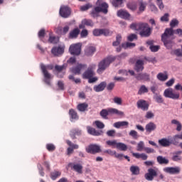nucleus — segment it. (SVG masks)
Here are the masks:
<instances>
[{
    "mask_svg": "<svg viewBox=\"0 0 182 182\" xmlns=\"http://www.w3.org/2000/svg\"><path fill=\"white\" fill-rule=\"evenodd\" d=\"M178 23L177 18L172 19L170 22L171 28H166L164 33L161 35V41L164 46L168 49L173 48V36H174V30L173 28L178 26Z\"/></svg>",
    "mask_w": 182,
    "mask_h": 182,
    "instance_id": "f257e3e1",
    "label": "nucleus"
},
{
    "mask_svg": "<svg viewBox=\"0 0 182 182\" xmlns=\"http://www.w3.org/2000/svg\"><path fill=\"white\" fill-rule=\"evenodd\" d=\"M130 28L134 31H141L139 35L142 38H149L151 35V28L149 26V23H132L130 25Z\"/></svg>",
    "mask_w": 182,
    "mask_h": 182,
    "instance_id": "f03ea898",
    "label": "nucleus"
},
{
    "mask_svg": "<svg viewBox=\"0 0 182 182\" xmlns=\"http://www.w3.org/2000/svg\"><path fill=\"white\" fill-rule=\"evenodd\" d=\"M96 5L97 6H95L90 12V15L92 18H98L100 12L105 14V15L107 14V12H109V4H107V3L102 2L100 4V0H97Z\"/></svg>",
    "mask_w": 182,
    "mask_h": 182,
    "instance_id": "7ed1b4c3",
    "label": "nucleus"
},
{
    "mask_svg": "<svg viewBox=\"0 0 182 182\" xmlns=\"http://www.w3.org/2000/svg\"><path fill=\"white\" fill-rule=\"evenodd\" d=\"M116 58L114 56H108L103 60H102L99 63H98V68L97 70V73L99 75H102L109 66H110V63H113L116 60Z\"/></svg>",
    "mask_w": 182,
    "mask_h": 182,
    "instance_id": "20e7f679",
    "label": "nucleus"
},
{
    "mask_svg": "<svg viewBox=\"0 0 182 182\" xmlns=\"http://www.w3.org/2000/svg\"><path fill=\"white\" fill-rule=\"evenodd\" d=\"M100 114L101 117H102V119L107 120V119H109L107 116L110 114H117V116H123L124 113L122 111H119V109L116 108H107L102 109L100 112Z\"/></svg>",
    "mask_w": 182,
    "mask_h": 182,
    "instance_id": "39448f33",
    "label": "nucleus"
},
{
    "mask_svg": "<svg viewBox=\"0 0 182 182\" xmlns=\"http://www.w3.org/2000/svg\"><path fill=\"white\" fill-rule=\"evenodd\" d=\"M41 69L45 77V83L47 85H50V80H49V79L52 77V75L50 73H49V72H48V70H52V69H53V65H45L44 64H41Z\"/></svg>",
    "mask_w": 182,
    "mask_h": 182,
    "instance_id": "423d86ee",
    "label": "nucleus"
},
{
    "mask_svg": "<svg viewBox=\"0 0 182 182\" xmlns=\"http://www.w3.org/2000/svg\"><path fill=\"white\" fill-rule=\"evenodd\" d=\"M164 96L168 99H173V100H178V99H180V93L176 92L173 88L166 89L164 92Z\"/></svg>",
    "mask_w": 182,
    "mask_h": 182,
    "instance_id": "0eeeda50",
    "label": "nucleus"
},
{
    "mask_svg": "<svg viewBox=\"0 0 182 182\" xmlns=\"http://www.w3.org/2000/svg\"><path fill=\"white\" fill-rule=\"evenodd\" d=\"M157 176H159V168H150L148 169V172L145 173L144 177L147 181H153Z\"/></svg>",
    "mask_w": 182,
    "mask_h": 182,
    "instance_id": "6e6552de",
    "label": "nucleus"
},
{
    "mask_svg": "<svg viewBox=\"0 0 182 182\" xmlns=\"http://www.w3.org/2000/svg\"><path fill=\"white\" fill-rule=\"evenodd\" d=\"M95 69H96L95 64H91L89 65L87 69L82 74V79H90V77H93L96 73H95Z\"/></svg>",
    "mask_w": 182,
    "mask_h": 182,
    "instance_id": "1a4fd4ad",
    "label": "nucleus"
},
{
    "mask_svg": "<svg viewBox=\"0 0 182 182\" xmlns=\"http://www.w3.org/2000/svg\"><path fill=\"white\" fill-rule=\"evenodd\" d=\"M110 30L107 28H95L92 31V35L94 36H110L112 35Z\"/></svg>",
    "mask_w": 182,
    "mask_h": 182,
    "instance_id": "9d476101",
    "label": "nucleus"
},
{
    "mask_svg": "<svg viewBox=\"0 0 182 182\" xmlns=\"http://www.w3.org/2000/svg\"><path fill=\"white\" fill-rule=\"evenodd\" d=\"M81 50L82 44L80 43L71 45L69 48V51L71 55H75L76 56H79V55H80Z\"/></svg>",
    "mask_w": 182,
    "mask_h": 182,
    "instance_id": "9b49d317",
    "label": "nucleus"
},
{
    "mask_svg": "<svg viewBox=\"0 0 182 182\" xmlns=\"http://www.w3.org/2000/svg\"><path fill=\"white\" fill-rule=\"evenodd\" d=\"M87 153H90V154H96L97 153H101L102 149H100V146L97 144H90L85 149Z\"/></svg>",
    "mask_w": 182,
    "mask_h": 182,
    "instance_id": "f8f14e48",
    "label": "nucleus"
},
{
    "mask_svg": "<svg viewBox=\"0 0 182 182\" xmlns=\"http://www.w3.org/2000/svg\"><path fill=\"white\" fill-rule=\"evenodd\" d=\"M59 14L62 18H69V16L72 14V10L68 6H63L60 9Z\"/></svg>",
    "mask_w": 182,
    "mask_h": 182,
    "instance_id": "ddd939ff",
    "label": "nucleus"
},
{
    "mask_svg": "<svg viewBox=\"0 0 182 182\" xmlns=\"http://www.w3.org/2000/svg\"><path fill=\"white\" fill-rule=\"evenodd\" d=\"M68 167H70L71 170L78 173V174H82V173H83V166L80 164L69 163Z\"/></svg>",
    "mask_w": 182,
    "mask_h": 182,
    "instance_id": "4468645a",
    "label": "nucleus"
},
{
    "mask_svg": "<svg viewBox=\"0 0 182 182\" xmlns=\"http://www.w3.org/2000/svg\"><path fill=\"white\" fill-rule=\"evenodd\" d=\"M136 106L139 109H141V110H143L144 112H147L149 110V102L144 100H139L136 102Z\"/></svg>",
    "mask_w": 182,
    "mask_h": 182,
    "instance_id": "2eb2a0df",
    "label": "nucleus"
},
{
    "mask_svg": "<svg viewBox=\"0 0 182 182\" xmlns=\"http://www.w3.org/2000/svg\"><path fill=\"white\" fill-rule=\"evenodd\" d=\"M86 68H87L86 64H78L76 67L71 68V72L74 73V75H80V72L86 69Z\"/></svg>",
    "mask_w": 182,
    "mask_h": 182,
    "instance_id": "dca6fc26",
    "label": "nucleus"
},
{
    "mask_svg": "<svg viewBox=\"0 0 182 182\" xmlns=\"http://www.w3.org/2000/svg\"><path fill=\"white\" fill-rule=\"evenodd\" d=\"M66 143L70 146L67 149V156H70L73 153V150H77L79 149V145L72 143L70 140H67Z\"/></svg>",
    "mask_w": 182,
    "mask_h": 182,
    "instance_id": "f3484780",
    "label": "nucleus"
},
{
    "mask_svg": "<svg viewBox=\"0 0 182 182\" xmlns=\"http://www.w3.org/2000/svg\"><path fill=\"white\" fill-rule=\"evenodd\" d=\"M164 171L165 173H168V174H179L181 169L180 167H166L164 168Z\"/></svg>",
    "mask_w": 182,
    "mask_h": 182,
    "instance_id": "a211bd4d",
    "label": "nucleus"
},
{
    "mask_svg": "<svg viewBox=\"0 0 182 182\" xmlns=\"http://www.w3.org/2000/svg\"><path fill=\"white\" fill-rule=\"evenodd\" d=\"M117 16L119 18H122V19H127V21H129L131 18V15L127 12V11L120 9L117 13Z\"/></svg>",
    "mask_w": 182,
    "mask_h": 182,
    "instance_id": "6ab92c4d",
    "label": "nucleus"
},
{
    "mask_svg": "<svg viewBox=\"0 0 182 182\" xmlns=\"http://www.w3.org/2000/svg\"><path fill=\"white\" fill-rule=\"evenodd\" d=\"M87 133L89 134H91V136H102L103 134V131L96 130V129L90 126L87 127Z\"/></svg>",
    "mask_w": 182,
    "mask_h": 182,
    "instance_id": "aec40b11",
    "label": "nucleus"
},
{
    "mask_svg": "<svg viewBox=\"0 0 182 182\" xmlns=\"http://www.w3.org/2000/svg\"><path fill=\"white\" fill-rule=\"evenodd\" d=\"M63 52H65V48L61 46L53 47L51 50V53H53L54 56H59V55H62Z\"/></svg>",
    "mask_w": 182,
    "mask_h": 182,
    "instance_id": "412c9836",
    "label": "nucleus"
},
{
    "mask_svg": "<svg viewBox=\"0 0 182 182\" xmlns=\"http://www.w3.org/2000/svg\"><path fill=\"white\" fill-rule=\"evenodd\" d=\"M144 69V62L142 60H138L136 62L134 70L139 73V72H143Z\"/></svg>",
    "mask_w": 182,
    "mask_h": 182,
    "instance_id": "4be33fe9",
    "label": "nucleus"
},
{
    "mask_svg": "<svg viewBox=\"0 0 182 182\" xmlns=\"http://www.w3.org/2000/svg\"><path fill=\"white\" fill-rule=\"evenodd\" d=\"M156 129H157V125H156L154 122H149L145 127L146 133H151V132H154Z\"/></svg>",
    "mask_w": 182,
    "mask_h": 182,
    "instance_id": "5701e85b",
    "label": "nucleus"
},
{
    "mask_svg": "<svg viewBox=\"0 0 182 182\" xmlns=\"http://www.w3.org/2000/svg\"><path fill=\"white\" fill-rule=\"evenodd\" d=\"M79 33H80V30L79 28H74L69 33V39H76L79 36Z\"/></svg>",
    "mask_w": 182,
    "mask_h": 182,
    "instance_id": "b1692460",
    "label": "nucleus"
},
{
    "mask_svg": "<svg viewBox=\"0 0 182 182\" xmlns=\"http://www.w3.org/2000/svg\"><path fill=\"white\" fill-rule=\"evenodd\" d=\"M159 143L160 146H161L162 147H168V146H170V144H173V142H171V139H170V140H168L166 138L159 139Z\"/></svg>",
    "mask_w": 182,
    "mask_h": 182,
    "instance_id": "393cba45",
    "label": "nucleus"
},
{
    "mask_svg": "<svg viewBox=\"0 0 182 182\" xmlns=\"http://www.w3.org/2000/svg\"><path fill=\"white\" fill-rule=\"evenodd\" d=\"M106 82H102L100 84L95 85L93 90L97 92H103V90L106 89Z\"/></svg>",
    "mask_w": 182,
    "mask_h": 182,
    "instance_id": "a878e982",
    "label": "nucleus"
},
{
    "mask_svg": "<svg viewBox=\"0 0 182 182\" xmlns=\"http://www.w3.org/2000/svg\"><path fill=\"white\" fill-rule=\"evenodd\" d=\"M69 116L70 122H73V120H79V115L77 114V112L73 109H70L69 110Z\"/></svg>",
    "mask_w": 182,
    "mask_h": 182,
    "instance_id": "bb28decb",
    "label": "nucleus"
},
{
    "mask_svg": "<svg viewBox=\"0 0 182 182\" xmlns=\"http://www.w3.org/2000/svg\"><path fill=\"white\" fill-rule=\"evenodd\" d=\"M95 52H96V47L87 46L85 50V55L86 56H92Z\"/></svg>",
    "mask_w": 182,
    "mask_h": 182,
    "instance_id": "cd10ccee",
    "label": "nucleus"
},
{
    "mask_svg": "<svg viewBox=\"0 0 182 182\" xmlns=\"http://www.w3.org/2000/svg\"><path fill=\"white\" fill-rule=\"evenodd\" d=\"M135 77L136 80H150V75L147 73H139Z\"/></svg>",
    "mask_w": 182,
    "mask_h": 182,
    "instance_id": "c85d7f7f",
    "label": "nucleus"
},
{
    "mask_svg": "<svg viewBox=\"0 0 182 182\" xmlns=\"http://www.w3.org/2000/svg\"><path fill=\"white\" fill-rule=\"evenodd\" d=\"M129 171L132 173V176H139V174H140V167L132 165L129 168Z\"/></svg>",
    "mask_w": 182,
    "mask_h": 182,
    "instance_id": "c756f323",
    "label": "nucleus"
},
{
    "mask_svg": "<svg viewBox=\"0 0 182 182\" xmlns=\"http://www.w3.org/2000/svg\"><path fill=\"white\" fill-rule=\"evenodd\" d=\"M114 127L116 129H120V127H129V122L122 121L114 123Z\"/></svg>",
    "mask_w": 182,
    "mask_h": 182,
    "instance_id": "7c9ffc66",
    "label": "nucleus"
},
{
    "mask_svg": "<svg viewBox=\"0 0 182 182\" xmlns=\"http://www.w3.org/2000/svg\"><path fill=\"white\" fill-rule=\"evenodd\" d=\"M157 80H160L161 82H166L167 79H168V74H167V72H165L164 73H159L156 75Z\"/></svg>",
    "mask_w": 182,
    "mask_h": 182,
    "instance_id": "2f4dec72",
    "label": "nucleus"
},
{
    "mask_svg": "<svg viewBox=\"0 0 182 182\" xmlns=\"http://www.w3.org/2000/svg\"><path fill=\"white\" fill-rule=\"evenodd\" d=\"M62 176V172L60 171L54 170L53 172L50 173V177L51 180H56L57 178H59Z\"/></svg>",
    "mask_w": 182,
    "mask_h": 182,
    "instance_id": "473e14b6",
    "label": "nucleus"
},
{
    "mask_svg": "<svg viewBox=\"0 0 182 182\" xmlns=\"http://www.w3.org/2000/svg\"><path fill=\"white\" fill-rule=\"evenodd\" d=\"M87 107H89V105L86 102L80 103L77 106V109L79 112H86V110H87Z\"/></svg>",
    "mask_w": 182,
    "mask_h": 182,
    "instance_id": "72a5a7b5",
    "label": "nucleus"
},
{
    "mask_svg": "<svg viewBox=\"0 0 182 182\" xmlns=\"http://www.w3.org/2000/svg\"><path fill=\"white\" fill-rule=\"evenodd\" d=\"M156 160L159 164H168L169 163L168 159L163 157L162 156H157Z\"/></svg>",
    "mask_w": 182,
    "mask_h": 182,
    "instance_id": "f704fd0d",
    "label": "nucleus"
},
{
    "mask_svg": "<svg viewBox=\"0 0 182 182\" xmlns=\"http://www.w3.org/2000/svg\"><path fill=\"white\" fill-rule=\"evenodd\" d=\"M133 157L135 159H141V160H146L148 159V156L146 154H139V153H133Z\"/></svg>",
    "mask_w": 182,
    "mask_h": 182,
    "instance_id": "c9c22d12",
    "label": "nucleus"
},
{
    "mask_svg": "<svg viewBox=\"0 0 182 182\" xmlns=\"http://www.w3.org/2000/svg\"><path fill=\"white\" fill-rule=\"evenodd\" d=\"M81 23H83V25H85V26H90L91 28L95 26V23H93V21L91 19L85 18L82 21Z\"/></svg>",
    "mask_w": 182,
    "mask_h": 182,
    "instance_id": "e433bc0d",
    "label": "nucleus"
},
{
    "mask_svg": "<svg viewBox=\"0 0 182 182\" xmlns=\"http://www.w3.org/2000/svg\"><path fill=\"white\" fill-rule=\"evenodd\" d=\"M116 147L118 150H121L122 151H126V150H127V145L122 142L117 143Z\"/></svg>",
    "mask_w": 182,
    "mask_h": 182,
    "instance_id": "4c0bfd02",
    "label": "nucleus"
},
{
    "mask_svg": "<svg viewBox=\"0 0 182 182\" xmlns=\"http://www.w3.org/2000/svg\"><path fill=\"white\" fill-rule=\"evenodd\" d=\"M49 43H53V45H56V43H59V38L56 36H50L48 38Z\"/></svg>",
    "mask_w": 182,
    "mask_h": 182,
    "instance_id": "58836bf2",
    "label": "nucleus"
},
{
    "mask_svg": "<svg viewBox=\"0 0 182 182\" xmlns=\"http://www.w3.org/2000/svg\"><path fill=\"white\" fill-rule=\"evenodd\" d=\"M171 124H176V131L177 132H181V129H182V124L178 122L177 121V119H172L171 120Z\"/></svg>",
    "mask_w": 182,
    "mask_h": 182,
    "instance_id": "ea45409f",
    "label": "nucleus"
},
{
    "mask_svg": "<svg viewBox=\"0 0 182 182\" xmlns=\"http://www.w3.org/2000/svg\"><path fill=\"white\" fill-rule=\"evenodd\" d=\"M122 42V35L117 34L116 36V41L112 43V46H119Z\"/></svg>",
    "mask_w": 182,
    "mask_h": 182,
    "instance_id": "a19ab883",
    "label": "nucleus"
},
{
    "mask_svg": "<svg viewBox=\"0 0 182 182\" xmlns=\"http://www.w3.org/2000/svg\"><path fill=\"white\" fill-rule=\"evenodd\" d=\"M154 99L156 102V103H164V99L161 95L156 94L154 97Z\"/></svg>",
    "mask_w": 182,
    "mask_h": 182,
    "instance_id": "79ce46f5",
    "label": "nucleus"
},
{
    "mask_svg": "<svg viewBox=\"0 0 182 182\" xmlns=\"http://www.w3.org/2000/svg\"><path fill=\"white\" fill-rule=\"evenodd\" d=\"M149 89L146 87V85H141L138 91V95H143L144 93H148Z\"/></svg>",
    "mask_w": 182,
    "mask_h": 182,
    "instance_id": "37998d69",
    "label": "nucleus"
},
{
    "mask_svg": "<svg viewBox=\"0 0 182 182\" xmlns=\"http://www.w3.org/2000/svg\"><path fill=\"white\" fill-rule=\"evenodd\" d=\"M134 46H136V43H134L127 42L122 44V47L124 49H127V48H134Z\"/></svg>",
    "mask_w": 182,
    "mask_h": 182,
    "instance_id": "c03bdc74",
    "label": "nucleus"
},
{
    "mask_svg": "<svg viewBox=\"0 0 182 182\" xmlns=\"http://www.w3.org/2000/svg\"><path fill=\"white\" fill-rule=\"evenodd\" d=\"M46 147L48 151H55L56 150V146L53 144H47Z\"/></svg>",
    "mask_w": 182,
    "mask_h": 182,
    "instance_id": "a18cd8bd",
    "label": "nucleus"
},
{
    "mask_svg": "<svg viewBox=\"0 0 182 182\" xmlns=\"http://www.w3.org/2000/svg\"><path fill=\"white\" fill-rule=\"evenodd\" d=\"M170 18V14L168 13H166L163 16L161 17V22H168Z\"/></svg>",
    "mask_w": 182,
    "mask_h": 182,
    "instance_id": "49530a36",
    "label": "nucleus"
},
{
    "mask_svg": "<svg viewBox=\"0 0 182 182\" xmlns=\"http://www.w3.org/2000/svg\"><path fill=\"white\" fill-rule=\"evenodd\" d=\"M124 1H126V0H113L112 4L113 6H114L115 8H117V6H119V5H122V4H123Z\"/></svg>",
    "mask_w": 182,
    "mask_h": 182,
    "instance_id": "de8ad7c7",
    "label": "nucleus"
},
{
    "mask_svg": "<svg viewBox=\"0 0 182 182\" xmlns=\"http://www.w3.org/2000/svg\"><path fill=\"white\" fill-rule=\"evenodd\" d=\"M146 3H144L143 1H141L139 3V12H144V11L146 10Z\"/></svg>",
    "mask_w": 182,
    "mask_h": 182,
    "instance_id": "09e8293b",
    "label": "nucleus"
},
{
    "mask_svg": "<svg viewBox=\"0 0 182 182\" xmlns=\"http://www.w3.org/2000/svg\"><path fill=\"white\" fill-rule=\"evenodd\" d=\"M97 129H105V124L100 121H95L94 122Z\"/></svg>",
    "mask_w": 182,
    "mask_h": 182,
    "instance_id": "8fccbe9b",
    "label": "nucleus"
},
{
    "mask_svg": "<svg viewBox=\"0 0 182 182\" xmlns=\"http://www.w3.org/2000/svg\"><path fill=\"white\" fill-rule=\"evenodd\" d=\"M149 9L151 11V12H154V14H157V11H159L156 5L153 4L149 5Z\"/></svg>",
    "mask_w": 182,
    "mask_h": 182,
    "instance_id": "3c124183",
    "label": "nucleus"
},
{
    "mask_svg": "<svg viewBox=\"0 0 182 182\" xmlns=\"http://www.w3.org/2000/svg\"><path fill=\"white\" fill-rule=\"evenodd\" d=\"M129 136H131V137H133V139H139V135L137 132L134 130L130 131Z\"/></svg>",
    "mask_w": 182,
    "mask_h": 182,
    "instance_id": "603ef678",
    "label": "nucleus"
},
{
    "mask_svg": "<svg viewBox=\"0 0 182 182\" xmlns=\"http://www.w3.org/2000/svg\"><path fill=\"white\" fill-rule=\"evenodd\" d=\"M149 49L151 52H159L160 49V46H151Z\"/></svg>",
    "mask_w": 182,
    "mask_h": 182,
    "instance_id": "864d4df0",
    "label": "nucleus"
},
{
    "mask_svg": "<svg viewBox=\"0 0 182 182\" xmlns=\"http://www.w3.org/2000/svg\"><path fill=\"white\" fill-rule=\"evenodd\" d=\"M113 101H114V103H116V105H122V98L119 97H114Z\"/></svg>",
    "mask_w": 182,
    "mask_h": 182,
    "instance_id": "5fc2aeb1",
    "label": "nucleus"
},
{
    "mask_svg": "<svg viewBox=\"0 0 182 182\" xmlns=\"http://www.w3.org/2000/svg\"><path fill=\"white\" fill-rule=\"evenodd\" d=\"M136 39L137 40V35L136 34H130L128 37H127V40L129 42H133V41Z\"/></svg>",
    "mask_w": 182,
    "mask_h": 182,
    "instance_id": "6e6d98bb",
    "label": "nucleus"
},
{
    "mask_svg": "<svg viewBox=\"0 0 182 182\" xmlns=\"http://www.w3.org/2000/svg\"><path fill=\"white\" fill-rule=\"evenodd\" d=\"M87 35H89V31L87 29H83L80 32V37L81 38H87Z\"/></svg>",
    "mask_w": 182,
    "mask_h": 182,
    "instance_id": "4d7b16f0",
    "label": "nucleus"
},
{
    "mask_svg": "<svg viewBox=\"0 0 182 182\" xmlns=\"http://www.w3.org/2000/svg\"><path fill=\"white\" fill-rule=\"evenodd\" d=\"M174 55L178 56V58H182V50L181 49H176L173 51Z\"/></svg>",
    "mask_w": 182,
    "mask_h": 182,
    "instance_id": "13d9d810",
    "label": "nucleus"
},
{
    "mask_svg": "<svg viewBox=\"0 0 182 182\" xmlns=\"http://www.w3.org/2000/svg\"><path fill=\"white\" fill-rule=\"evenodd\" d=\"M99 80V78L97 77L92 76L90 78H88V83H95Z\"/></svg>",
    "mask_w": 182,
    "mask_h": 182,
    "instance_id": "bf43d9fd",
    "label": "nucleus"
},
{
    "mask_svg": "<svg viewBox=\"0 0 182 182\" xmlns=\"http://www.w3.org/2000/svg\"><path fill=\"white\" fill-rule=\"evenodd\" d=\"M116 134V130L111 129L107 132V135L109 136V137H114V136Z\"/></svg>",
    "mask_w": 182,
    "mask_h": 182,
    "instance_id": "052dcab7",
    "label": "nucleus"
},
{
    "mask_svg": "<svg viewBox=\"0 0 182 182\" xmlns=\"http://www.w3.org/2000/svg\"><path fill=\"white\" fill-rule=\"evenodd\" d=\"M144 150L147 153V154H150L151 153H156V151L154 150V149H152V148L145 147Z\"/></svg>",
    "mask_w": 182,
    "mask_h": 182,
    "instance_id": "680f3d73",
    "label": "nucleus"
},
{
    "mask_svg": "<svg viewBox=\"0 0 182 182\" xmlns=\"http://www.w3.org/2000/svg\"><path fill=\"white\" fill-rule=\"evenodd\" d=\"M156 4L159 9H164V4H163V0H156Z\"/></svg>",
    "mask_w": 182,
    "mask_h": 182,
    "instance_id": "e2e57ef3",
    "label": "nucleus"
},
{
    "mask_svg": "<svg viewBox=\"0 0 182 182\" xmlns=\"http://www.w3.org/2000/svg\"><path fill=\"white\" fill-rule=\"evenodd\" d=\"M145 117L146 119H153V117H154V114L151 111H149L146 112Z\"/></svg>",
    "mask_w": 182,
    "mask_h": 182,
    "instance_id": "0e129e2a",
    "label": "nucleus"
},
{
    "mask_svg": "<svg viewBox=\"0 0 182 182\" xmlns=\"http://www.w3.org/2000/svg\"><path fill=\"white\" fill-rule=\"evenodd\" d=\"M92 6H90V4H86L80 7V11H82V12H85V11H87V9H89Z\"/></svg>",
    "mask_w": 182,
    "mask_h": 182,
    "instance_id": "69168bd1",
    "label": "nucleus"
},
{
    "mask_svg": "<svg viewBox=\"0 0 182 182\" xmlns=\"http://www.w3.org/2000/svg\"><path fill=\"white\" fill-rule=\"evenodd\" d=\"M178 35L180 37L182 36V29L181 28H177L176 30H173V35Z\"/></svg>",
    "mask_w": 182,
    "mask_h": 182,
    "instance_id": "338daca9",
    "label": "nucleus"
},
{
    "mask_svg": "<svg viewBox=\"0 0 182 182\" xmlns=\"http://www.w3.org/2000/svg\"><path fill=\"white\" fill-rule=\"evenodd\" d=\"M175 81L176 80L174 78H172L166 82V85L167 86V87H170V86H171L172 85H174Z\"/></svg>",
    "mask_w": 182,
    "mask_h": 182,
    "instance_id": "774afa93",
    "label": "nucleus"
}]
</instances>
